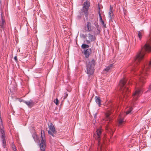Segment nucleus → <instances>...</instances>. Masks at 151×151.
I'll use <instances>...</instances> for the list:
<instances>
[{
  "label": "nucleus",
  "instance_id": "4be33fe9",
  "mask_svg": "<svg viewBox=\"0 0 151 151\" xmlns=\"http://www.w3.org/2000/svg\"><path fill=\"white\" fill-rule=\"evenodd\" d=\"M81 47H82L83 49H88L87 48H88L89 47V46L88 45H87L83 44L82 45Z\"/></svg>",
  "mask_w": 151,
  "mask_h": 151
},
{
  "label": "nucleus",
  "instance_id": "f704fd0d",
  "mask_svg": "<svg viewBox=\"0 0 151 151\" xmlns=\"http://www.w3.org/2000/svg\"><path fill=\"white\" fill-rule=\"evenodd\" d=\"M96 114H95V116H94V117H95V118H96Z\"/></svg>",
  "mask_w": 151,
  "mask_h": 151
},
{
  "label": "nucleus",
  "instance_id": "aec40b11",
  "mask_svg": "<svg viewBox=\"0 0 151 151\" xmlns=\"http://www.w3.org/2000/svg\"><path fill=\"white\" fill-rule=\"evenodd\" d=\"M96 27L97 28V30L96 31V32H94L95 34H98L100 33V28L99 27V26L97 25V26H96Z\"/></svg>",
  "mask_w": 151,
  "mask_h": 151
},
{
  "label": "nucleus",
  "instance_id": "6ab92c4d",
  "mask_svg": "<svg viewBox=\"0 0 151 151\" xmlns=\"http://www.w3.org/2000/svg\"><path fill=\"white\" fill-rule=\"evenodd\" d=\"M143 33V31L142 30L138 32V36L139 37L140 40L142 38V36Z\"/></svg>",
  "mask_w": 151,
  "mask_h": 151
},
{
  "label": "nucleus",
  "instance_id": "9b49d317",
  "mask_svg": "<svg viewBox=\"0 0 151 151\" xmlns=\"http://www.w3.org/2000/svg\"><path fill=\"white\" fill-rule=\"evenodd\" d=\"M23 102L25 103L30 108H31L33 106L34 104V102L31 100H30L29 101H24Z\"/></svg>",
  "mask_w": 151,
  "mask_h": 151
},
{
  "label": "nucleus",
  "instance_id": "412c9836",
  "mask_svg": "<svg viewBox=\"0 0 151 151\" xmlns=\"http://www.w3.org/2000/svg\"><path fill=\"white\" fill-rule=\"evenodd\" d=\"M106 129L107 130H108V131L110 132V131H111V133H112V134H113L114 132V131L112 130L111 127H110L109 126H107Z\"/></svg>",
  "mask_w": 151,
  "mask_h": 151
},
{
  "label": "nucleus",
  "instance_id": "f3484780",
  "mask_svg": "<svg viewBox=\"0 0 151 151\" xmlns=\"http://www.w3.org/2000/svg\"><path fill=\"white\" fill-rule=\"evenodd\" d=\"M124 122V119L120 115L119 119V126H120L122 125L123 124Z\"/></svg>",
  "mask_w": 151,
  "mask_h": 151
},
{
  "label": "nucleus",
  "instance_id": "6e6552de",
  "mask_svg": "<svg viewBox=\"0 0 151 151\" xmlns=\"http://www.w3.org/2000/svg\"><path fill=\"white\" fill-rule=\"evenodd\" d=\"M48 127L50 130L48 131V133L49 134H50L53 137H54V134H55L56 133V132L55 131V129L54 126V125L52 123H50L49 124Z\"/></svg>",
  "mask_w": 151,
  "mask_h": 151
},
{
  "label": "nucleus",
  "instance_id": "393cba45",
  "mask_svg": "<svg viewBox=\"0 0 151 151\" xmlns=\"http://www.w3.org/2000/svg\"><path fill=\"white\" fill-rule=\"evenodd\" d=\"M54 102L55 103L56 105L58 104L59 101L57 99H56L54 101Z\"/></svg>",
  "mask_w": 151,
  "mask_h": 151
},
{
  "label": "nucleus",
  "instance_id": "c756f323",
  "mask_svg": "<svg viewBox=\"0 0 151 151\" xmlns=\"http://www.w3.org/2000/svg\"><path fill=\"white\" fill-rule=\"evenodd\" d=\"M14 59L15 60H16V61H17V56H15L14 58Z\"/></svg>",
  "mask_w": 151,
  "mask_h": 151
},
{
  "label": "nucleus",
  "instance_id": "dca6fc26",
  "mask_svg": "<svg viewBox=\"0 0 151 151\" xmlns=\"http://www.w3.org/2000/svg\"><path fill=\"white\" fill-rule=\"evenodd\" d=\"M112 7H111V6H110V11L109 13V17L110 19V20L112 19V17L113 15V12H112Z\"/></svg>",
  "mask_w": 151,
  "mask_h": 151
},
{
  "label": "nucleus",
  "instance_id": "5701e85b",
  "mask_svg": "<svg viewBox=\"0 0 151 151\" xmlns=\"http://www.w3.org/2000/svg\"><path fill=\"white\" fill-rule=\"evenodd\" d=\"M112 66V64L110 65L109 66L107 67L105 69V70L107 72L109 71V70L111 68Z\"/></svg>",
  "mask_w": 151,
  "mask_h": 151
},
{
  "label": "nucleus",
  "instance_id": "0eeeda50",
  "mask_svg": "<svg viewBox=\"0 0 151 151\" xmlns=\"http://www.w3.org/2000/svg\"><path fill=\"white\" fill-rule=\"evenodd\" d=\"M41 137L42 140L40 144V147L41 151H45V140L44 134H42V130L41 131Z\"/></svg>",
  "mask_w": 151,
  "mask_h": 151
},
{
  "label": "nucleus",
  "instance_id": "f257e3e1",
  "mask_svg": "<svg viewBox=\"0 0 151 151\" xmlns=\"http://www.w3.org/2000/svg\"><path fill=\"white\" fill-rule=\"evenodd\" d=\"M150 41H148L145 45L143 47H142V50L141 51L138 52L134 58V66L132 70V71H135L134 69L137 65L139 64V62L142 60L145 55V51L149 52L151 51V46L150 45Z\"/></svg>",
  "mask_w": 151,
  "mask_h": 151
},
{
  "label": "nucleus",
  "instance_id": "c9c22d12",
  "mask_svg": "<svg viewBox=\"0 0 151 151\" xmlns=\"http://www.w3.org/2000/svg\"><path fill=\"white\" fill-rule=\"evenodd\" d=\"M150 39L151 40L150 41H151V35H150Z\"/></svg>",
  "mask_w": 151,
  "mask_h": 151
},
{
  "label": "nucleus",
  "instance_id": "c85d7f7f",
  "mask_svg": "<svg viewBox=\"0 0 151 151\" xmlns=\"http://www.w3.org/2000/svg\"><path fill=\"white\" fill-rule=\"evenodd\" d=\"M12 148L13 150L14 149H15L16 148L15 146L13 144H12Z\"/></svg>",
  "mask_w": 151,
  "mask_h": 151
},
{
  "label": "nucleus",
  "instance_id": "39448f33",
  "mask_svg": "<svg viewBox=\"0 0 151 151\" xmlns=\"http://www.w3.org/2000/svg\"><path fill=\"white\" fill-rule=\"evenodd\" d=\"M102 132V130L101 129H97L96 132L93 135L94 138L98 141V149L100 150L101 149L102 144L100 142V139L101 138V134Z\"/></svg>",
  "mask_w": 151,
  "mask_h": 151
},
{
  "label": "nucleus",
  "instance_id": "ddd939ff",
  "mask_svg": "<svg viewBox=\"0 0 151 151\" xmlns=\"http://www.w3.org/2000/svg\"><path fill=\"white\" fill-rule=\"evenodd\" d=\"M111 114V112L109 111H108L105 114L106 121L109 120V121H110L111 120V116H110Z\"/></svg>",
  "mask_w": 151,
  "mask_h": 151
},
{
  "label": "nucleus",
  "instance_id": "9d476101",
  "mask_svg": "<svg viewBox=\"0 0 151 151\" xmlns=\"http://www.w3.org/2000/svg\"><path fill=\"white\" fill-rule=\"evenodd\" d=\"M94 40L95 38L93 37V35L89 33L88 34V38L86 39V43L88 44L90 43L91 42L93 41Z\"/></svg>",
  "mask_w": 151,
  "mask_h": 151
},
{
  "label": "nucleus",
  "instance_id": "7ed1b4c3",
  "mask_svg": "<svg viewBox=\"0 0 151 151\" xmlns=\"http://www.w3.org/2000/svg\"><path fill=\"white\" fill-rule=\"evenodd\" d=\"M126 81L125 79H123L120 81L119 84L120 89L122 92L123 97H125V95L129 91L127 85L125 84Z\"/></svg>",
  "mask_w": 151,
  "mask_h": 151
},
{
  "label": "nucleus",
  "instance_id": "bb28decb",
  "mask_svg": "<svg viewBox=\"0 0 151 151\" xmlns=\"http://www.w3.org/2000/svg\"><path fill=\"white\" fill-rule=\"evenodd\" d=\"M68 96V94L66 93H65V96L63 98V99H65Z\"/></svg>",
  "mask_w": 151,
  "mask_h": 151
},
{
  "label": "nucleus",
  "instance_id": "423d86ee",
  "mask_svg": "<svg viewBox=\"0 0 151 151\" xmlns=\"http://www.w3.org/2000/svg\"><path fill=\"white\" fill-rule=\"evenodd\" d=\"M0 121H1V126L0 127V132L1 133V138L2 139V145L4 148H5L6 145V141L5 140V134L3 130V127L2 125V121L1 117H0Z\"/></svg>",
  "mask_w": 151,
  "mask_h": 151
},
{
  "label": "nucleus",
  "instance_id": "4468645a",
  "mask_svg": "<svg viewBox=\"0 0 151 151\" xmlns=\"http://www.w3.org/2000/svg\"><path fill=\"white\" fill-rule=\"evenodd\" d=\"M5 24V21L3 17L2 14H1V16L0 19V26L2 28H3Z\"/></svg>",
  "mask_w": 151,
  "mask_h": 151
},
{
  "label": "nucleus",
  "instance_id": "2f4dec72",
  "mask_svg": "<svg viewBox=\"0 0 151 151\" xmlns=\"http://www.w3.org/2000/svg\"><path fill=\"white\" fill-rule=\"evenodd\" d=\"M34 136H35V137H34V136H33V137H34V139H35V137L36 136V138H37V136L36 135H35Z\"/></svg>",
  "mask_w": 151,
  "mask_h": 151
},
{
  "label": "nucleus",
  "instance_id": "f03ea898",
  "mask_svg": "<svg viewBox=\"0 0 151 151\" xmlns=\"http://www.w3.org/2000/svg\"><path fill=\"white\" fill-rule=\"evenodd\" d=\"M95 65V61L93 59L89 62L87 65L86 72L89 75L88 76L89 77L88 79L89 81H90L92 78V75L93 74L94 72V68Z\"/></svg>",
  "mask_w": 151,
  "mask_h": 151
},
{
  "label": "nucleus",
  "instance_id": "473e14b6",
  "mask_svg": "<svg viewBox=\"0 0 151 151\" xmlns=\"http://www.w3.org/2000/svg\"><path fill=\"white\" fill-rule=\"evenodd\" d=\"M20 101V102H22V101H23H23H24V100H23L22 99H20V100H19Z\"/></svg>",
  "mask_w": 151,
  "mask_h": 151
},
{
  "label": "nucleus",
  "instance_id": "f8f14e48",
  "mask_svg": "<svg viewBox=\"0 0 151 151\" xmlns=\"http://www.w3.org/2000/svg\"><path fill=\"white\" fill-rule=\"evenodd\" d=\"M86 26L89 32H91L93 30L94 27L91 25V23L89 22L87 23Z\"/></svg>",
  "mask_w": 151,
  "mask_h": 151
},
{
  "label": "nucleus",
  "instance_id": "2eb2a0df",
  "mask_svg": "<svg viewBox=\"0 0 151 151\" xmlns=\"http://www.w3.org/2000/svg\"><path fill=\"white\" fill-rule=\"evenodd\" d=\"M84 50L85 56L86 58H88L89 57L90 54L91 53V50L90 49L88 48V49H85Z\"/></svg>",
  "mask_w": 151,
  "mask_h": 151
},
{
  "label": "nucleus",
  "instance_id": "cd10ccee",
  "mask_svg": "<svg viewBox=\"0 0 151 151\" xmlns=\"http://www.w3.org/2000/svg\"><path fill=\"white\" fill-rule=\"evenodd\" d=\"M100 20L101 21V22L102 24L104 27H105L106 25H105V24L104 22L103 21V20L102 19V20Z\"/></svg>",
  "mask_w": 151,
  "mask_h": 151
},
{
  "label": "nucleus",
  "instance_id": "7c9ffc66",
  "mask_svg": "<svg viewBox=\"0 0 151 151\" xmlns=\"http://www.w3.org/2000/svg\"><path fill=\"white\" fill-rule=\"evenodd\" d=\"M151 90V85L150 86L148 90V91H150Z\"/></svg>",
  "mask_w": 151,
  "mask_h": 151
},
{
  "label": "nucleus",
  "instance_id": "1a4fd4ad",
  "mask_svg": "<svg viewBox=\"0 0 151 151\" xmlns=\"http://www.w3.org/2000/svg\"><path fill=\"white\" fill-rule=\"evenodd\" d=\"M142 92V91L140 88H137L135 90V92L133 94V98L134 100H137Z\"/></svg>",
  "mask_w": 151,
  "mask_h": 151
},
{
  "label": "nucleus",
  "instance_id": "b1692460",
  "mask_svg": "<svg viewBox=\"0 0 151 151\" xmlns=\"http://www.w3.org/2000/svg\"><path fill=\"white\" fill-rule=\"evenodd\" d=\"M132 107H131L130 108H129L128 111H127L126 112V114H130L131 111H132Z\"/></svg>",
  "mask_w": 151,
  "mask_h": 151
},
{
  "label": "nucleus",
  "instance_id": "a211bd4d",
  "mask_svg": "<svg viewBox=\"0 0 151 151\" xmlns=\"http://www.w3.org/2000/svg\"><path fill=\"white\" fill-rule=\"evenodd\" d=\"M95 99H96V103L98 104L100 106L101 105V100L99 97L96 96L95 97Z\"/></svg>",
  "mask_w": 151,
  "mask_h": 151
},
{
  "label": "nucleus",
  "instance_id": "72a5a7b5",
  "mask_svg": "<svg viewBox=\"0 0 151 151\" xmlns=\"http://www.w3.org/2000/svg\"><path fill=\"white\" fill-rule=\"evenodd\" d=\"M14 151H16V149L15 148V149H14L13 150Z\"/></svg>",
  "mask_w": 151,
  "mask_h": 151
},
{
  "label": "nucleus",
  "instance_id": "20e7f679",
  "mask_svg": "<svg viewBox=\"0 0 151 151\" xmlns=\"http://www.w3.org/2000/svg\"><path fill=\"white\" fill-rule=\"evenodd\" d=\"M90 6V2L88 1L85 2L83 5V7L80 12V14L81 15L84 14L86 17H87L88 14V10Z\"/></svg>",
  "mask_w": 151,
  "mask_h": 151
},
{
  "label": "nucleus",
  "instance_id": "a878e982",
  "mask_svg": "<svg viewBox=\"0 0 151 151\" xmlns=\"http://www.w3.org/2000/svg\"><path fill=\"white\" fill-rule=\"evenodd\" d=\"M98 14H99V17H100V20H102V18L101 14L100 13V11L99 10L98 11Z\"/></svg>",
  "mask_w": 151,
  "mask_h": 151
}]
</instances>
